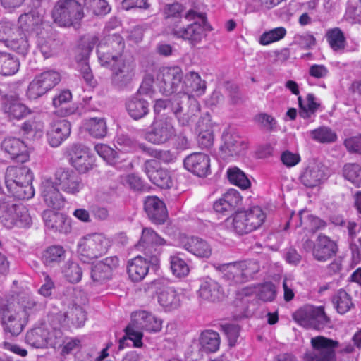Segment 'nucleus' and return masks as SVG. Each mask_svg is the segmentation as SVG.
I'll use <instances>...</instances> for the list:
<instances>
[{
    "instance_id": "55",
    "label": "nucleus",
    "mask_w": 361,
    "mask_h": 361,
    "mask_svg": "<svg viewBox=\"0 0 361 361\" xmlns=\"http://www.w3.org/2000/svg\"><path fill=\"white\" fill-rule=\"evenodd\" d=\"M310 137L320 143H332L336 141L337 135L330 128L321 126L310 131Z\"/></svg>"
},
{
    "instance_id": "17",
    "label": "nucleus",
    "mask_w": 361,
    "mask_h": 361,
    "mask_svg": "<svg viewBox=\"0 0 361 361\" xmlns=\"http://www.w3.org/2000/svg\"><path fill=\"white\" fill-rule=\"evenodd\" d=\"M142 169L153 184L163 189L171 188L172 180L169 171L159 168L158 162L155 159L146 160Z\"/></svg>"
},
{
    "instance_id": "54",
    "label": "nucleus",
    "mask_w": 361,
    "mask_h": 361,
    "mask_svg": "<svg viewBox=\"0 0 361 361\" xmlns=\"http://www.w3.org/2000/svg\"><path fill=\"white\" fill-rule=\"evenodd\" d=\"M181 253L178 252L169 257L170 269L172 274L178 277L183 278L188 275L190 269L188 264L180 257Z\"/></svg>"
},
{
    "instance_id": "20",
    "label": "nucleus",
    "mask_w": 361,
    "mask_h": 361,
    "mask_svg": "<svg viewBox=\"0 0 361 361\" xmlns=\"http://www.w3.org/2000/svg\"><path fill=\"white\" fill-rule=\"evenodd\" d=\"M42 219L46 228L52 232L67 234L71 231V220L63 213L45 210Z\"/></svg>"
},
{
    "instance_id": "19",
    "label": "nucleus",
    "mask_w": 361,
    "mask_h": 361,
    "mask_svg": "<svg viewBox=\"0 0 361 361\" xmlns=\"http://www.w3.org/2000/svg\"><path fill=\"white\" fill-rule=\"evenodd\" d=\"M198 17L201 19L202 23L194 22L183 27L176 26L172 30V34L178 38L188 40L191 44L200 42L204 35V25L207 23V19L202 13L199 14Z\"/></svg>"
},
{
    "instance_id": "8",
    "label": "nucleus",
    "mask_w": 361,
    "mask_h": 361,
    "mask_svg": "<svg viewBox=\"0 0 361 361\" xmlns=\"http://www.w3.org/2000/svg\"><path fill=\"white\" fill-rule=\"evenodd\" d=\"M293 317L300 324L315 329H323L330 321L324 307L311 305H306L298 309L293 313Z\"/></svg>"
},
{
    "instance_id": "15",
    "label": "nucleus",
    "mask_w": 361,
    "mask_h": 361,
    "mask_svg": "<svg viewBox=\"0 0 361 361\" xmlns=\"http://www.w3.org/2000/svg\"><path fill=\"white\" fill-rule=\"evenodd\" d=\"M119 259L116 256L106 257L97 262L91 268V278L97 284H102L111 279L113 271L117 269Z\"/></svg>"
},
{
    "instance_id": "61",
    "label": "nucleus",
    "mask_w": 361,
    "mask_h": 361,
    "mask_svg": "<svg viewBox=\"0 0 361 361\" xmlns=\"http://www.w3.org/2000/svg\"><path fill=\"white\" fill-rule=\"evenodd\" d=\"M344 177L356 187L361 184V166L357 164H347L343 170Z\"/></svg>"
},
{
    "instance_id": "16",
    "label": "nucleus",
    "mask_w": 361,
    "mask_h": 361,
    "mask_svg": "<svg viewBox=\"0 0 361 361\" xmlns=\"http://www.w3.org/2000/svg\"><path fill=\"white\" fill-rule=\"evenodd\" d=\"M71 164L80 173H86L92 168L93 158L89 148L81 144H73L68 150Z\"/></svg>"
},
{
    "instance_id": "12",
    "label": "nucleus",
    "mask_w": 361,
    "mask_h": 361,
    "mask_svg": "<svg viewBox=\"0 0 361 361\" xmlns=\"http://www.w3.org/2000/svg\"><path fill=\"white\" fill-rule=\"evenodd\" d=\"M54 183L65 193L77 195L83 188L81 177L73 169L65 167L56 169L54 173Z\"/></svg>"
},
{
    "instance_id": "29",
    "label": "nucleus",
    "mask_w": 361,
    "mask_h": 361,
    "mask_svg": "<svg viewBox=\"0 0 361 361\" xmlns=\"http://www.w3.org/2000/svg\"><path fill=\"white\" fill-rule=\"evenodd\" d=\"M1 149L18 162L24 163L29 159L27 145L18 138H5L1 143Z\"/></svg>"
},
{
    "instance_id": "52",
    "label": "nucleus",
    "mask_w": 361,
    "mask_h": 361,
    "mask_svg": "<svg viewBox=\"0 0 361 361\" xmlns=\"http://www.w3.org/2000/svg\"><path fill=\"white\" fill-rule=\"evenodd\" d=\"M326 37L330 47L335 51H342L345 49L346 39L343 31L338 27L329 29Z\"/></svg>"
},
{
    "instance_id": "6",
    "label": "nucleus",
    "mask_w": 361,
    "mask_h": 361,
    "mask_svg": "<svg viewBox=\"0 0 361 361\" xmlns=\"http://www.w3.org/2000/svg\"><path fill=\"white\" fill-rule=\"evenodd\" d=\"M149 288L157 295L159 304L165 311H172L180 306V295L169 280L156 279L150 283Z\"/></svg>"
},
{
    "instance_id": "37",
    "label": "nucleus",
    "mask_w": 361,
    "mask_h": 361,
    "mask_svg": "<svg viewBox=\"0 0 361 361\" xmlns=\"http://www.w3.org/2000/svg\"><path fill=\"white\" fill-rule=\"evenodd\" d=\"M52 335L54 334L49 333L44 326H39L27 333L25 341L27 344L34 348H43L49 344Z\"/></svg>"
},
{
    "instance_id": "10",
    "label": "nucleus",
    "mask_w": 361,
    "mask_h": 361,
    "mask_svg": "<svg viewBox=\"0 0 361 361\" xmlns=\"http://www.w3.org/2000/svg\"><path fill=\"white\" fill-rule=\"evenodd\" d=\"M0 319L4 333L10 336H18L25 325L14 303L8 301L0 304Z\"/></svg>"
},
{
    "instance_id": "60",
    "label": "nucleus",
    "mask_w": 361,
    "mask_h": 361,
    "mask_svg": "<svg viewBox=\"0 0 361 361\" xmlns=\"http://www.w3.org/2000/svg\"><path fill=\"white\" fill-rule=\"evenodd\" d=\"M140 148L147 152L151 157L164 163H171L176 159L174 154L170 150L153 149L147 147L145 144H140Z\"/></svg>"
},
{
    "instance_id": "11",
    "label": "nucleus",
    "mask_w": 361,
    "mask_h": 361,
    "mask_svg": "<svg viewBox=\"0 0 361 361\" xmlns=\"http://www.w3.org/2000/svg\"><path fill=\"white\" fill-rule=\"evenodd\" d=\"M61 80L60 75L54 71H47L36 75L30 82L26 92L27 97L35 100L54 87Z\"/></svg>"
},
{
    "instance_id": "50",
    "label": "nucleus",
    "mask_w": 361,
    "mask_h": 361,
    "mask_svg": "<svg viewBox=\"0 0 361 361\" xmlns=\"http://www.w3.org/2000/svg\"><path fill=\"white\" fill-rule=\"evenodd\" d=\"M86 130L94 137L102 138L107 133V126L104 118L92 117L85 123Z\"/></svg>"
},
{
    "instance_id": "51",
    "label": "nucleus",
    "mask_w": 361,
    "mask_h": 361,
    "mask_svg": "<svg viewBox=\"0 0 361 361\" xmlns=\"http://www.w3.org/2000/svg\"><path fill=\"white\" fill-rule=\"evenodd\" d=\"M193 97L185 92H179L169 98L171 107L172 109L171 114L177 118L180 113L186 109V106L190 103Z\"/></svg>"
},
{
    "instance_id": "58",
    "label": "nucleus",
    "mask_w": 361,
    "mask_h": 361,
    "mask_svg": "<svg viewBox=\"0 0 361 361\" xmlns=\"http://www.w3.org/2000/svg\"><path fill=\"white\" fill-rule=\"evenodd\" d=\"M227 176L231 183L242 189H247L250 185V181L246 175L237 167L228 169Z\"/></svg>"
},
{
    "instance_id": "44",
    "label": "nucleus",
    "mask_w": 361,
    "mask_h": 361,
    "mask_svg": "<svg viewBox=\"0 0 361 361\" xmlns=\"http://www.w3.org/2000/svg\"><path fill=\"white\" fill-rule=\"evenodd\" d=\"M66 256V250L62 246L51 245L44 251L42 259L46 265L54 267L64 261Z\"/></svg>"
},
{
    "instance_id": "22",
    "label": "nucleus",
    "mask_w": 361,
    "mask_h": 361,
    "mask_svg": "<svg viewBox=\"0 0 361 361\" xmlns=\"http://www.w3.org/2000/svg\"><path fill=\"white\" fill-rule=\"evenodd\" d=\"M71 129L70 122L65 119L51 122L49 130L47 133L49 144L53 147L61 145L69 137Z\"/></svg>"
},
{
    "instance_id": "23",
    "label": "nucleus",
    "mask_w": 361,
    "mask_h": 361,
    "mask_svg": "<svg viewBox=\"0 0 361 361\" xmlns=\"http://www.w3.org/2000/svg\"><path fill=\"white\" fill-rule=\"evenodd\" d=\"M125 107L129 116L135 121L145 118L149 112V102L145 97L133 94L126 99Z\"/></svg>"
},
{
    "instance_id": "59",
    "label": "nucleus",
    "mask_w": 361,
    "mask_h": 361,
    "mask_svg": "<svg viewBox=\"0 0 361 361\" xmlns=\"http://www.w3.org/2000/svg\"><path fill=\"white\" fill-rule=\"evenodd\" d=\"M333 302L336 305L337 311L340 314H345L353 306L350 296L343 289H340L334 297Z\"/></svg>"
},
{
    "instance_id": "34",
    "label": "nucleus",
    "mask_w": 361,
    "mask_h": 361,
    "mask_svg": "<svg viewBox=\"0 0 361 361\" xmlns=\"http://www.w3.org/2000/svg\"><path fill=\"white\" fill-rule=\"evenodd\" d=\"M241 196L235 190H229L214 203V209L219 213L231 212L240 204Z\"/></svg>"
},
{
    "instance_id": "2",
    "label": "nucleus",
    "mask_w": 361,
    "mask_h": 361,
    "mask_svg": "<svg viewBox=\"0 0 361 361\" xmlns=\"http://www.w3.org/2000/svg\"><path fill=\"white\" fill-rule=\"evenodd\" d=\"M0 223L6 228L12 229L28 228L32 221L26 207L9 197H2L0 198Z\"/></svg>"
},
{
    "instance_id": "35",
    "label": "nucleus",
    "mask_w": 361,
    "mask_h": 361,
    "mask_svg": "<svg viewBox=\"0 0 361 361\" xmlns=\"http://www.w3.org/2000/svg\"><path fill=\"white\" fill-rule=\"evenodd\" d=\"M198 342L200 351L207 354L214 353L219 349L221 338L218 332L212 329H207L201 332Z\"/></svg>"
},
{
    "instance_id": "14",
    "label": "nucleus",
    "mask_w": 361,
    "mask_h": 361,
    "mask_svg": "<svg viewBox=\"0 0 361 361\" xmlns=\"http://www.w3.org/2000/svg\"><path fill=\"white\" fill-rule=\"evenodd\" d=\"M183 76V71L178 66L163 68L157 75L160 92L166 95L176 92L182 82Z\"/></svg>"
},
{
    "instance_id": "64",
    "label": "nucleus",
    "mask_w": 361,
    "mask_h": 361,
    "mask_svg": "<svg viewBox=\"0 0 361 361\" xmlns=\"http://www.w3.org/2000/svg\"><path fill=\"white\" fill-rule=\"evenodd\" d=\"M95 150L104 161L111 165L115 164L119 159L118 153L106 145H97Z\"/></svg>"
},
{
    "instance_id": "38",
    "label": "nucleus",
    "mask_w": 361,
    "mask_h": 361,
    "mask_svg": "<svg viewBox=\"0 0 361 361\" xmlns=\"http://www.w3.org/2000/svg\"><path fill=\"white\" fill-rule=\"evenodd\" d=\"M219 268L223 272V279L229 285H237L246 282L239 262L224 264Z\"/></svg>"
},
{
    "instance_id": "40",
    "label": "nucleus",
    "mask_w": 361,
    "mask_h": 361,
    "mask_svg": "<svg viewBox=\"0 0 361 361\" xmlns=\"http://www.w3.org/2000/svg\"><path fill=\"white\" fill-rule=\"evenodd\" d=\"M72 94L68 90L61 91L56 94L52 100L53 106L57 109L56 114L61 116H68L75 114L76 108L75 106L67 107V104L71 100Z\"/></svg>"
},
{
    "instance_id": "47",
    "label": "nucleus",
    "mask_w": 361,
    "mask_h": 361,
    "mask_svg": "<svg viewBox=\"0 0 361 361\" xmlns=\"http://www.w3.org/2000/svg\"><path fill=\"white\" fill-rule=\"evenodd\" d=\"M183 85L185 91L195 92L197 95L202 94L206 89L205 82L202 80L197 73L193 71L186 74Z\"/></svg>"
},
{
    "instance_id": "3",
    "label": "nucleus",
    "mask_w": 361,
    "mask_h": 361,
    "mask_svg": "<svg viewBox=\"0 0 361 361\" xmlns=\"http://www.w3.org/2000/svg\"><path fill=\"white\" fill-rule=\"evenodd\" d=\"M84 16L83 6L77 0H58L51 11L54 23L61 27L74 26Z\"/></svg>"
},
{
    "instance_id": "46",
    "label": "nucleus",
    "mask_w": 361,
    "mask_h": 361,
    "mask_svg": "<svg viewBox=\"0 0 361 361\" xmlns=\"http://www.w3.org/2000/svg\"><path fill=\"white\" fill-rule=\"evenodd\" d=\"M5 184L8 193L16 199L28 200L35 195L32 185H20L11 180H5Z\"/></svg>"
},
{
    "instance_id": "24",
    "label": "nucleus",
    "mask_w": 361,
    "mask_h": 361,
    "mask_svg": "<svg viewBox=\"0 0 361 361\" xmlns=\"http://www.w3.org/2000/svg\"><path fill=\"white\" fill-rule=\"evenodd\" d=\"M180 247L199 258H209L212 247L204 240L198 237L184 236L180 240Z\"/></svg>"
},
{
    "instance_id": "57",
    "label": "nucleus",
    "mask_w": 361,
    "mask_h": 361,
    "mask_svg": "<svg viewBox=\"0 0 361 361\" xmlns=\"http://www.w3.org/2000/svg\"><path fill=\"white\" fill-rule=\"evenodd\" d=\"M244 212H246L247 219L252 231L261 227L266 219V214L258 206L252 207L247 210H244Z\"/></svg>"
},
{
    "instance_id": "5",
    "label": "nucleus",
    "mask_w": 361,
    "mask_h": 361,
    "mask_svg": "<svg viewBox=\"0 0 361 361\" xmlns=\"http://www.w3.org/2000/svg\"><path fill=\"white\" fill-rule=\"evenodd\" d=\"M125 47L123 37L118 34L109 35L97 46V55L102 66H110L111 62L123 59Z\"/></svg>"
},
{
    "instance_id": "49",
    "label": "nucleus",
    "mask_w": 361,
    "mask_h": 361,
    "mask_svg": "<svg viewBox=\"0 0 361 361\" xmlns=\"http://www.w3.org/2000/svg\"><path fill=\"white\" fill-rule=\"evenodd\" d=\"M126 335L119 341L118 349L124 348L126 343L130 340L133 343V347L140 348L142 346L143 334L136 329L133 322L130 323L125 329Z\"/></svg>"
},
{
    "instance_id": "18",
    "label": "nucleus",
    "mask_w": 361,
    "mask_h": 361,
    "mask_svg": "<svg viewBox=\"0 0 361 361\" xmlns=\"http://www.w3.org/2000/svg\"><path fill=\"white\" fill-rule=\"evenodd\" d=\"M186 170L198 177H206L210 173V158L202 152H194L188 155L183 160Z\"/></svg>"
},
{
    "instance_id": "39",
    "label": "nucleus",
    "mask_w": 361,
    "mask_h": 361,
    "mask_svg": "<svg viewBox=\"0 0 361 361\" xmlns=\"http://www.w3.org/2000/svg\"><path fill=\"white\" fill-rule=\"evenodd\" d=\"M32 172L26 167L8 166L5 173V180L20 185H32Z\"/></svg>"
},
{
    "instance_id": "26",
    "label": "nucleus",
    "mask_w": 361,
    "mask_h": 361,
    "mask_svg": "<svg viewBox=\"0 0 361 361\" xmlns=\"http://www.w3.org/2000/svg\"><path fill=\"white\" fill-rule=\"evenodd\" d=\"M325 178V167L318 162L310 163L300 176L301 183L307 188L317 186Z\"/></svg>"
},
{
    "instance_id": "43",
    "label": "nucleus",
    "mask_w": 361,
    "mask_h": 361,
    "mask_svg": "<svg viewBox=\"0 0 361 361\" xmlns=\"http://www.w3.org/2000/svg\"><path fill=\"white\" fill-rule=\"evenodd\" d=\"M8 48L25 57L28 53L30 44L25 32L17 30V33L5 44Z\"/></svg>"
},
{
    "instance_id": "1",
    "label": "nucleus",
    "mask_w": 361,
    "mask_h": 361,
    "mask_svg": "<svg viewBox=\"0 0 361 361\" xmlns=\"http://www.w3.org/2000/svg\"><path fill=\"white\" fill-rule=\"evenodd\" d=\"M167 242L154 230L144 228L138 247L144 257L137 256L128 262L127 273L133 282H140L145 279L149 271V265L157 266L159 262L161 252V246L166 245Z\"/></svg>"
},
{
    "instance_id": "32",
    "label": "nucleus",
    "mask_w": 361,
    "mask_h": 361,
    "mask_svg": "<svg viewBox=\"0 0 361 361\" xmlns=\"http://www.w3.org/2000/svg\"><path fill=\"white\" fill-rule=\"evenodd\" d=\"M51 322H54L55 321L59 322L58 324H51L53 326V334H54V336H56V338L59 341L52 343L51 342V345H63V348L61 349V354L63 355H68L71 353L73 350L79 348L80 346V340L78 338H70L66 341H63L61 335V331L59 329V327L60 326V322L62 319L61 314H56L51 317Z\"/></svg>"
},
{
    "instance_id": "28",
    "label": "nucleus",
    "mask_w": 361,
    "mask_h": 361,
    "mask_svg": "<svg viewBox=\"0 0 361 361\" xmlns=\"http://www.w3.org/2000/svg\"><path fill=\"white\" fill-rule=\"evenodd\" d=\"M337 252L336 243L329 237L323 234L318 235L313 249V256L317 261L325 262L336 255Z\"/></svg>"
},
{
    "instance_id": "30",
    "label": "nucleus",
    "mask_w": 361,
    "mask_h": 361,
    "mask_svg": "<svg viewBox=\"0 0 361 361\" xmlns=\"http://www.w3.org/2000/svg\"><path fill=\"white\" fill-rule=\"evenodd\" d=\"M222 138L224 144L220 149L225 157L238 156L247 147L245 140L238 133H226Z\"/></svg>"
},
{
    "instance_id": "63",
    "label": "nucleus",
    "mask_w": 361,
    "mask_h": 361,
    "mask_svg": "<svg viewBox=\"0 0 361 361\" xmlns=\"http://www.w3.org/2000/svg\"><path fill=\"white\" fill-rule=\"evenodd\" d=\"M123 184L136 192L147 191L149 188L142 178L135 173L126 175L123 179Z\"/></svg>"
},
{
    "instance_id": "13",
    "label": "nucleus",
    "mask_w": 361,
    "mask_h": 361,
    "mask_svg": "<svg viewBox=\"0 0 361 361\" xmlns=\"http://www.w3.org/2000/svg\"><path fill=\"white\" fill-rule=\"evenodd\" d=\"M109 241L100 233H93L85 237L78 245V252L87 259H93L106 252Z\"/></svg>"
},
{
    "instance_id": "45",
    "label": "nucleus",
    "mask_w": 361,
    "mask_h": 361,
    "mask_svg": "<svg viewBox=\"0 0 361 361\" xmlns=\"http://www.w3.org/2000/svg\"><path fill=\"white\" fill-rule=\"evenodd\" d=\"M140 316V319L133 322L137 330L141 328L147 331L158 332L161 329V320L157 319L151 313L142 312Z\"/></svg>"
},
{
    "instance_id": "4",
    "label": "nucleus",
    "mask_w": 361,
    "mask_h": 361,
    "mask_svg": "<svg viewBox=\"0 0 361 361\" xmlns=\"http://www.w3.org/2000/svg\"><path fill=\"white\" fill-rule=\"evenodd\" d=\"M104 66L111 70V85L115 90L122 91L130 87L136 73V65L133 61L121 59Z\"/></svg>"
},
{
    "instance_id": "33",
    "label": "nucleus",
    "mask_w": 361,
    "mask_h": 361,
    "mask_svg": "<svg viewBox=\"0 0 361 361\" xmlns=\"http://www.w3.org/2000/svg\"><path fill=\"white\" fill-rule=\"evenodd\" d=\"M197 143L202 149H209L213 145L214 135L209 116L199 119L196 124Z\"/></svg>"
},
{
    "instance_id": "21",
    "label": "nucleus",
    "mask_w": 361,
    "mask_h": 361,
    "mask_svg": "<svg viewBox=\"0 0 361 361\" xmlns=\"http://www.w3.org/2000/svg\"><path fill=\"white\" fill-rule=\"evenodd\" d=\"M59 189L51 178H44L41 183L42 197L47 205L54 209H60L64 205V198Z\"/></svg>"
},
{
    "instance_id": "48",
    "label": "nucleus",
    "mask_w": 361,
    "mask_h": 361,
    "mask_svg": "<svg viewBox=\"0 0 361 361\" xmlns=\"http://www.w3.org/2000/svg\"><path fill=\"white\" fill-rule=\"evenodd\" d=\"M42 22V18L39 13L35 11L21 14L18 18V27L20 31L23 32H30L35 30Z\"/></svg>"
},
{
    "instance_id": "56",
    "label": "nucleus",
    "mask_w": 361,
    "mask_h": 361,
    "mask_svg": "<svg viewBox=\"0 0 361 361\" xmlns=\"http://www.w3.org/2000/svg\"><path fill=\"white\" fill-rule=\"evenodd\" d=\"M83 8L97 16H102L109 13L111 7L106 0H83Z\"/></svg>"
},
{
    "instance_id": "53",
    "label": "nucleus",
    "mask_w": 361,
    "mask_h": 361,
    "mask_svg": "<svg viewBox=\"0 0 361 361\" xmlns=\"http://www.w3.org/2000/svg\"><path fill=\"white\" fill-rule=\"evenodd\" d=\"M232 229L238 235L249 233L252 231L244 211L236 212L232 216Z\"/></svg>"
},
{
    "instance_id": "62",
    "label": "nucleus",
    "mask_w": 361,
    "mask_h": 361,
    "mask_svg": "<svg viewBox=\"0 0 361 361\" xmlns=\"http://www.w3.org/2000/svg\"><path fill=\"white\" fill-rule=\"evenodd\" d=\"M286 35V30L279 27L264 32L259 37V42L262 45H267L283 39Z\"/></svg>"
},
{
    "instance_id": "42",
    "label": "nucleus",
    "mask_w": 361,
    "mask_h": 361,
    "mask_svg": "<svg viewBox=\"0 0 361 361\" xmlns=\"http://www.w3.org/2000/svg\"><path fill=\"white\" fill-rule=\"evenodd\" d=\"M20 67L19 59L13 54L0 51V74L12 75L18 72Z\"/></svg>"
},
{
    "instance_id": "31",
    "label": "nucleus",
    "mask_w": 361,
    "mask_h": 361,
    "mask_svg": "<svg viewBox=\"0 0 361 361\" xmlns=\"http://www.w3.org/2000/svg\"><path fill=\"white\" fill-rule=\"evenodd\" d=\"M199 296L212 302L221 301L224 297V292L221 285L210 278L201 283L198 290Z\"/></svg>"
},
{
    "instance_id": "9",
    "label": "nucleus",
    "mask_w": 361,
    "mask_h": 361,
    "mask_svg": "<svg viewBox=\"0 0 361 361\" xmlns=\"http://www.w3.org/2000/svg\"><path fill=\"white\" fill-rule=\"evenodd\" d=\"M313 350L303 355V361H335V349L338 347L337 341L324 336H317L311 339Z\"/></svg>"
},
{
    "instance_id": "7",
    "label": "nucleus",
    "mask_w": 361,
    "mask_h": 361,
    "mask_svg": "<svg viewBox=\"0 0 361 361\" xmlns=\"http://www.w3.org/2000/svg\"><path fill=\"white\" fill-rule=\"evenodd\" d=\"M176 135L172 119L168 117L154 118L144 138L149 142L161 145L168 142Z\"/></svg>"
},
{
    "instance_id": "41",
    "label": "nucleus",
    "mask_w": 361,
    "mask_h": 361,
    "mask_svg": "<svg viewBox=\"0 0 361 361\" xmlns=\"http://www.w3.org/2000/svg\"><path fill=\"white\" fill-rule=\"evenodd\" d=\"M190 102L186 106V109L176 118L180 126H190L199 117L200 111L199 102L194 97Z\"/></svg>"
},
{
    "instance_id": "27",
    "label": "nucleus",
    "mask_w": 361,
    "mask_h": 361,
    "mask_svg": "<svg viewBox=\"0 0 361 361\" xmlns=\"http://www.w3.org/2000/svg\"><path fill=\"white\" fill-rule=\"evenodd\" d=\"M97 42L98 38L93 37L90 42L82 45L81 51L76 56L78 68L84 80L90 85L92 84L93 75L87 61L94 46Z\"/></svg>"
},
{
    "instance_id": "36",
    "label": "nucleus",
    "mask_w": 361,
    "mask_h": 361,
    "mask_svg": "<svg viewBox=\"0 0 361 361\" xmlns=\"http://www.w3.org/2000/svg\"><path fill=\"white\" fill-rule=\"evenodd\" d=\"M3 109L11 118L18 120L24 118L30 113L27 107L13 95L4 98Z\"/></svg>"
},
{
    "instance_id": "25",
    "label": "nucleus",
    "mask_w": 361,
    "mask_h": 361,
    "mask_svg": "<svg viewBox=\"0 0 361 361\" xmlns=\"http://www.w3.org/2000/svg\"><path fill=\"white\" fill-rule=\"evenodd\" d=\"M145 210L149 219L156 224H164L168 212L165 204L156 196H149L144 202Z\"/></svg>"
}]
</instances>
